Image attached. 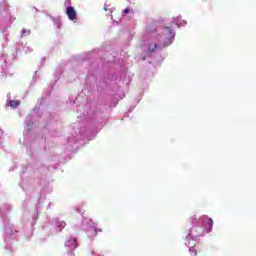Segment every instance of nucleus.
<instances>
[{
	"label": "nucleus",
	"mask_w": 256,
	"mask_h": 256,
	"mask_svg": "<svg viewBox=\"0 0 256 256\" xmlns=\"http://www.w3.org/2000/svg\"><path fill=\"white\" fill-rule=\"evenodd\" d=\"M66 15H68V19L70 21H75V19H77V12L75 11V8H73L72 6H68L66 8Z\"/></svg>",
	"instance_id": "1"
},
{
	"label": "nucleus",
	"mask_w": 256,
	"mask_h": 256,
	"mask_svg": "<svg viewBox=\"0 0 256 256\" xmlns=\"http://www.w3.org/2000/svg\"><path fill=\"white\" fill-rule=\"evenodd\" d=\"M164 35H167L169 39H173V37H175V33L173 32L171 27L164 28Z\"/></svg>",
	"instance_id": "2"
},
{
	"label": "nucleus",
	"mask_w": 256,
	"mask_h": 256,
	"mask_svg": "<svg viewBox=\"0 0 256 256\" xmlns=\"http://www.w3.org/2000/svg\"><path fill=\"white\" fill-rule=\"evenodd\" d=\"M19 105H20V102L17 101V100H11L10 101V107L15 108V107H19Z\"/></svg>",
	"instance_id": "3"
},
{
	"label": "nucleus",
	"mask_w": 256,
	"mask_h": 256,
	"mask_svg": "<svg viewBox=\"0 0 256 256\" xmlns=\"http://www.w3.org/2000/svg\"><path fill=\"white\" fill-rule=\"evenodd\" d=\"M68 243H72L73 245V249H77L78 245H77V239L76 238H72L68 241Z\"/></svg>",
	"instance_id": "4"
},
{
	"label": "nucleus",
	"mask_w": 256,
	"mask_h": 256,
	"mask_svg": "<svg viewBox=\"0 0 256 256\" xmlns=\"http://www.w3.org/2000/svg\"><path fill=\"white\" fill-rule=\"evenodd\" d=\"M148 49H149L150 53H155V49H157V44H150L148 46Z\"/></svg>",
	"instance_id": "5"
},
{
	"label": "nucleus",
	"mask_w": 256,
	"mask_h": 256,
	"mask_svg": "<svg viewBox=\"0 0 256 256\" xmlns=\"http://www.w3.org/2000/svg\"><path fill=\"white\" fill-rule=\"evenodd\" d=\"M207 225H208V227H209V229L211 231V229H213V219H211V218L208 219Z\"/></svg>",
	"instance_id": "6"
},
{
	"label": "nucleus",
	"mask_w": 256,
	"mask_h": 256,
	"mask_svg": "<svg viewBox=\"0 0 256 256\" xmlns=\"http://www.w3.org/2000/svg\"><path fill=\"white\" fill-rule=\"evenodd\" d=\"M190 251L194 253V255H197V250H195V247H190Z\"/></svg>",
	"instance_id": "7"
},
{
	"label": "nucleus",
	"mask_w": 256,
	"mask_h": 256,
	"mask_svg": "<svg viewBox=\"0 0 256 256\" xmlns=\"http://www.w3.org/2000/svg\"><path fill=\"white\" fill-rule=\"evenodd\" d=\"M129 11H130L129 8L124 9V10H123L124 15L129 14Z\"/></svg>",
	"instance_id": "8"
},
{
	"label": "nucleus",
	"mask_w": 256,
	"mask_h": 256,
	"mask_svg": "<svg viewBox=\"0 0 256 256\" xmlns=\"http://www.w3.org/2000/svg\"><path fill=\"white\" fill-rule=\"evenodd\" d=\"M147 31H148V33H151V31H155V28H153V27H152V29L151 28H147Z\"/></svg>",
	"instance_id": "9"
},
{
	"label": "nucleus",
	"mask_w": 256,
	"mask_h": 256,
	"mask_svg": "<svg viewBox=\"0 0 256 256\" xmlns=\"http://www.w3.org/2000/svg\"><path fill=\"white\" fill-rule=\"evenodd\" d=\"M95 231H96V233L97 232L101 233L103 230L100 228V229H96Z\"/></svg>",
	"instance_id": "10"
},
{
	"label": "nucleus",
	"mask_w": 256,
	"mask_h": 256,
	"mask_svg": "<svg viewBox=\"0 0 256 256\" xmlns=\"http://www.w3.org/2000/svg\"><path fill=\"white\" fill-rule=\"evenodd\" d=\"M25 33V29L22 30V35Z\"/></svg>",
	"instance_id": "11"
}]
</instances>
